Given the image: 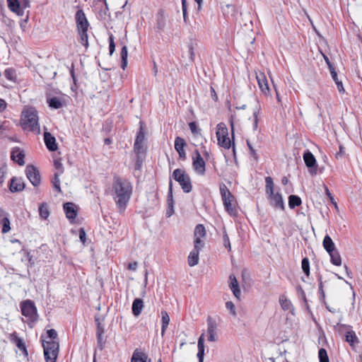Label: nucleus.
<instances>
[{
  "label": "nucleus",
  "instance_id": "nucleus-56",
  "mask_svg": "<svg viewBox=\"0 0 362 362\" xmlns=\"http://www.w3.org/2000/svg\"><path fill=\"white\" fill-rule=\"evenodd\" d=\"M223 244L226 248H227L228 250H230V243L229 240L228 235L226 230L223 232Z\"/></svg>",
  "mask_w": 362,
  "mask_h": 362
},
{
  "label": "nucleus",
  "instance_id": "nucleus-23",
  "mask_svg": "<svg viewBox=\"0 0 362 362\" xmlns=\"http://www.w3.org/2000/svg\"><path fill=\"white\" fill-rule=\"evenodd\" d=\"M7 3L8 7L11 11L18 16H23V10L21 8L20 3L18 0H7Z\"/></svg>",
  "mask_w": 362,
  "mask_h": 362
},
{
  "label": "nucleus",
  "instance_id": "nucleus-48",
  "mask_svg": "<svg viewBox=\"0 0 362 362\" xmlns=\"http://www.w3.org/2000/svg\"><path fill=\"white\" fill-rule=\"evenodd\" d=\"M204 246V243L202 239L194 238V249L197 250V251H200Z\"/></svg>",
  "mask_w": 362,
  "mask_h": 362
},
{
  "label": "nucleus",
  "instance_id": "nucleus-59",
  "mask_svg": "<svg viewBox=\"0 0 362 362\" xmlns=\"http://www.w3.org/2000/svg\"><path fill=\"white\" fill-rule=\"evenodd\" d=\"M6 173V169L5 167L0 168V184H2L4 182Z\"/></svg>",
  "mask_w": 362,
  "mask_h": 362
},
{
  "label": "nucleus",
  "instance_id": "nucleus-14",
  "mask_svg": "<svg viewBox=\"0 0 362 362\" xmlns=\"http://www.w3.org/2000/svg\"><path fill=\"white\" fill-rule=\"evenodd\" d=\"M216 328L217 325L215 321L211 316H208L207 317V334L208 337L207 340L209 341H216Z\"/></svg>",
  "mask_w": 362,
  "mask_h": 362
},
{
  "label": "nucleus",
  "instance_id": "nucleus-54",
  "mask_svg": "<svg viewBox=\"0 0 362 362\" xmlns=\"http://www.w3.org/2000/svg\"><path fill=\"white\" fill-rule=\"evenodd\" d=\"M96 335H97L98 346L100 348V349L102 350L103 349V346L105 343V339L103 334H96Z\"/></svg>",
  "mask_w": 362,
  "mask_h": 362
},
{
  "label": "nucleus",
  "instance_id": "nucleus-24",
  "mask_svg": "<svg viewBox=\"0 0 362 362\" xmlns=\"http://www.w3.org/2000/svg\"><path fill=\"white\" fill-rule=\"evenodd\" d=\"M144 302L141 298H135L132 303V313L134 316H139L144 308Z\"/></svg>",
  "mask_w": 362,
  "mask_h": 362
},
{
  "label": "nucleus",
  "instance_id": "nucleus-29",
  "mask_svg": "<svg viewBox=\"0 0 362 362\" xmlns=\"http://www.w3.org/2000/svg\"><path fill=\"white\" fill-rule=\"evenodd\" d=\"M147 355L138 349H136L132 355L131 362H146Z\"/></svg>",
  "mask_w": 362,
  "mask_h": 362
},
{
  "label": "nucleus",
  "instance_id": "nucleus-61",
  "mask_svg": "<svg viewBox=\"0 0 362 362\" xmlns=\"http://www.w3.org/2000/svg\"><path fill=\"white\" fill-rule=\"evenodd\" d=\"M189 127L191 130V132L195 134H197V124L194 122H192L189 124Z\"/></svg>",
  "mask_w": 362,
  "mask_h": 362
},
{
  "label": "nucleus",
  "instance_id": "nucleus-64",
  "mask_svg": "<svg viewBox=\"0 0 362 362\" xmlns=\"http://www.w3.org/2000/svg\"><path fill=\"white\" fill-rule=\"evenodd\" d=\"M138 263L136 262H131L128 264V269L135 271L137 269Z\"/></svg>",
  "mask_w": 362,
  "mask_h": 362
},
{
  "label": "nucleus",
  "instance_id": "nucleus-46",
  "mask_svg": "<svg viewBox=\"0 0 362 362\" xmlns=\"http://www.w3.org/2000/svg\"><path fill=\"white\" fill-rule=\"evenodd\" d=\"M47 338L49 339L47 341H59L58 339V334L57 331L54 329H50L47 331Z\"/></svg>",
  "mask_w": 362,
  "mask_h": 362
},
{
  "label": "nucleus",
  "instance_id": "nucleus-15",
  "mask_svg": "<svg viewBox=\"0 0 362 362\" xmlns=\"http://www.w3.org/2000/svg\"><path fill=\"white\" fill-rule=\"evenodd\" d=\"M25 188V183L21 177H13L10 181L9 189L11 192H21Z\"/></svg>",
  "mask_w": 362,
  "mask_h": 362
},
{
  "label": "nucleus",
  "instance_id": "nucleus-43",
  "mask_svg": "<svg viewBox=\"0 0 362 362\" xmlns=\"http://www.w3.org/2000/svg\"><path fill=\"white\" fill-rule=\"evenodd\" d=\"M301 264L303 272L308 276L310 275V263L308 258H303Z\"/></svg>",
  "mask_w": 362,
  "mask_h": 362
},
{
  "label": "nucleus",
  "instance_id": "nucleus-13",
  "mask_svg": "<svg viewBox=\"0 0 362 362\" xmlns=\"http://www.w3.org/2000/svg\"><path fill=\"white\" fill-rule=\"evenodd\" d=\"M75 18L76 26L78 31L88 30L89 23L84 12L82 10H78L76 11Z\"/></svg>",
  "mask_w": 362,
  "mask_h": 362
},
{
  "label": "nucleus",
  "instance_id": "nucleus-47",
  "mask_svg": "<svg viewBox=\"0 0 362 362\" xmlns=\"http://www.w3.org/2000/svg\"><path fill=\"white\" fill-rule=\"evenodd\" d=\"M144 139H145V135H144V133L143 132L142 127H141L140 130L137 133L136 138L135 139L134 144L137 143V144H144Z\"/></svg>",
  "mask_w": 362,
  "mask_h": 362
},
{
  "label": "nucleus",
  "instance_id": "nucleus-5",
  "mask_svg": "<svg viewBox=\"0 0 362 362\" xmlns=\"http://www.w3.org/2000/svg\"><path fill=\"white\" fill-rule=\"evenodd\" d=\"M173 179L177 182L185 193H189L192 189V181L189 175L183 169H175L173 173Z\"/></svg>",
  "mask_w": 362,
  "mask_h": 362
},
{
  "label": "nucleus",
  "instance_id": "nucleus-1",
  "mask_svg": "<svg viewBox=\"0 0 362 362\" xmlns=\"http://www.w3.org/2000/svg\"><path fill=\"white\" fill-rule=\"evenodd\" d=\"M133 187L127 179L115 176L112 183L113 198L119 213H124L132 194Z\"/></svg>",
  "mask_w": 362,
  "mask_h": 362
},
{
  "label": "nucleus",
  "instance_id": "nucleus-51",
  "mask_svg": "<svg viewBox=\"0 0 362 362\" xmlns=\"http://www.w3.org/2000/svg\"><path fill=\"white\" fill-rule=\"evenodd\" d=\"M247 145L250 149V155L256 160H258V155L255 151V149L253 148V146L251 144V142L249 139H247L246 141Z\"/></svg>",
  "mask_w": 362,
  "mask_h": 362
},
{
  "label": "nucleus",
  "instance_id": "nucleus-58",
  "mask_svg": "<svg viewBox=\"0 0 362 362\" xmlns=\"http://www.w3.org/2000/svg\"><path fill=\"white\" fill-rule=\"evenodd\" d=\"M189 48V59L191 62H194V52L192 44H189L188 45Z\"/></svg>",
  "mask_w": 362,
  "mask_h": 362
},
{
  "label": "nucleus",
  "instance_id": "nucleus-42",
  "mask_svg": "<svg viewBox=\"0 0 362 362\" xmlns=\"http://www.w3.org/2000/svg\"><path fill=\"white\" fill-rule=\"evenodd\" d=\"M59 175L58 173H55L54 178L52 180V183L53 185L54 189L58 192H62L61 187H60V180L59 178Z\"/></svg>",
  "mask_w": 362,
  "mask_h": 362
},
{
  "label": "nucleus",
  "instance_id": "nucleus-62",
  "mask_svg": "<svg viewBox=\"0 0 362 362\" xmlns=\"http://www.w3.org/2000/svg\"><path fill=\"white\" fill-rule=\"evenodd\" d=\"M335 83H336V85L337 86V89H338L339 92L340 93H344L345 90L344 88V86H343V84H342V81L339 80V81H337Z\"/></svg>",
  "mask_w": 362,
  "mask_h": 362
},
{
  "label": "nucleus",
  "instance_id": "nucleus-21",
  "mask_svg": "<svg viewBox=\"0 0 362 362\" xmlns=\"http://www.w3.org/2000/svg\"><path fill=\"white\" fill-rule=\"evenodd\" d=\"M75 205L71 202H67L64 204V211L68 219H74L77 216V212L75 209Z\"/></svg>",
  "mask_w": 362,
  "mask_h": 362
},
{
  "label": "nucleus",
  "instance_id": "nucleus-18",
  "mask_svg": "<svg viewBox=\"0 0 362 362\" xmlns=\"http://www.w3.org/2000/svg\"><path fill=\"white\" fill-rule=\"evenodd\" d=\"M185 146H186V142L182 138L180 137V136H177L175 138V148L177 151V152L178 153L180 158L183 160H185L186 158V153L184 149Z\"/></svg>",
  "mask_w": 362,
  "mask_h": 362
},
{
  "label": "nucleus",
  "instance_id": "nucleus-28",
  "mask_svg": "<svg viewBox=\"0 0 362 362\" xmlns=\"http://www.w3.org/2000/svg\"><path fill=\"white\" fill-rule=\"evenodd\" d=\"M160 314H161V323H162L161 335H162V337H163L165 333V330L168 328V326L170 322V317L165 310H162Z\"/></svg>",
  "mask_w": 362,
  "mask_h": 362
},
{
  "label": "nucleus",
  "instance_id": "nucleus-60",
  "mask_svg": "<svg viewBox=\"0 0 362 362\" xmlns=\"http://www.w3.org/2000/svg\"><path fill=\"white\" fill-rule=\"evenodd\" d=\"M104 333L105 329L103 325L101 322H98L96 329V334H104Z\"/></svg>",
  "mask_w": 362,
  "mask_h": 362
},
{
  "label": "nucleus",
  "instance_id": "nucleus-7",
  "mask_svg": "<svg viewBox=\"0 0 362 362\" xmlns=\"http://www.w3.org/2000/svg\"><path fill=\"white\" fill-rule=\"evenodd\" d=\"M216 137L218 140V144L221 147L229 149L231 144L228 136V129L224 123H219L216 126Z\"/></svg>",
  "mask_w": 362,
  "mask_h": 362
},
{
  "label": "nucleus",
  "instance_id": "nucleus-11",
  "mask_svg": "<svg viewBox=\"0 0 362 362\" xmlns=\"http://www.w3.org/2000/svg\"><path fill=\"white\" fill-rule=\"evenodd\" d=\"M303 160L305 165L308 168L309 173L312 175H315L317 174V164L316 159L313 154L309 151L307 150L303 153Z\"/></svg>",
  "mask_w": 362,
  "mask_h": 362
},
{
  "label": "nucleus",
  "instance_id": "nucleus-16",
  "mask_svg": "<svg viewBox=\"0 0 362 362\" xmlns=\"http://www.w3.org/2000/svg\"><path fill=\"white\" fill-rule=\"evenodd\" d=\"M256 78L262 92L266 95H269L270 93V90L269 88L268 82L265 75L263 73H259V74H257Z\"/></svg>",
  "mask_w": 362,
  "mask_h": 362
},
{
  "label": "nucleus",
  "instance_id": "nucleus-45",
  "mask_svg": "<svg viewBox=\"0 0 362 362\" xmlns=\"http://www.w3.org/2000/svg\"><path fill=\"white\" fill-rule=\"evenodd\" d=\"M318 357L320 362H329L327 351L323 348L319 350Z\"/></svg>",
  "mask_w": 362,
  "mask_h": 362
},
{
  "label": "nucleus",
  "instance_id": "nucleus-49",
  "mask_svg": "<svg viewBox=\"0 0 362 362\" xmlns=\"http://www.w3.org/2000/svg\"><path fill=\"white\" fill-rule=\"evenodd\" d=\"M144 157L145 156H136V160L134 164V169L136 170H139L141 169L144 160Z\"/></svg>",
  "mask_w": 362,
  "mask_h": 362
},
{
  "label": "nucleus",
  "instance_id": "nucleus-30",
  "mask_svg": "<svg viewBox=\"0 0 362 362\" xmlns=\"http://www.w3.org/2000/svg\"><path fill=\"white\" fill-rule=\"evenodd\" d=\"M199 252L197 251V250H193L190 252L187 259L188 264L190 267H194L199 263Z\"/></svg>",
  "mask_w": 362,
  "mask_h": 362
},
{
  "label": "nucleus",
  "instance_id": "nucleus-4",
  "mask_svg": "<svg viewBox=\"0 0 362 362\" xmlns=\"http://www.w3.org/2000/svg\"><path fill=\"white\" fill-rule=\"evenodd\" d=\"M42 336L40 340L44 350L46 362H56L59 351V341H47Z\"/></svg>",
  "mask_w": 362,
  "mask_h": 362
},
{
  "label": "nucleus",
  "instance_id": "nucleus-57",
  "mask_svg": "<svg viewBox=\"0 0 362 362\" xmlns=\"http://www.w3.org/2000/svg\"><path fill=\"white\" fill-rule=\"evenodd\" d=\"M79 238L80 240L84 244L86 240V234L83 228L79 230Z\"/></svg>",
  "mask_w": 362,
  "mask_h": 362
},
{
  "label": "nucleus",
  "instance_id": "nucleus-10",
  "mask_svg": "<svg viewBox=\"0 0 362 362\" xmlns=\"http://www.w3.org/2000/svg\"><path fill=\"white\" fill-rule=\"evenodd\" d=\"M195 156L193 157L192 166L194 171L200 175H204L206 171V163L203 158L201 156L198 150L194 151Z\"/></svg>",
  "mask_w": 362,
  "mask_h": 362
},
{
  "label": "nucleus",
  "instance_id": "nucleus-39",
  "mask_svg": "<svg viewBox=\"0 0 362 362\" xmlns=\"http://www.w3.org/2000/svg\"><path fill=\"white\" fill-rule=\"evenodd\" d=\"M167 203H168V208H173L174 202H173V197L172 181H170L169 189H168V198H167Z\"/></svg>",
  "mask_w": 362,
  "mask_h": 362
},
{
  "label": "nucleus",
  "instance_id": "nucleus-20",
  "mask_svg": "<svg viewBox=\"0 0 362 362\" xmlns=\"http://www.w3.org/2000/svg\"><path fill=\"white\" fill-rule=\"evenodd\" d=\"M222 12L225 16H234L236 13V8L232 4V1H221Z\"/></svg>",
  "mask_w": 362,
  "mask_h": 362
},
{
  "label": "nucleus",
  "instance_id": "nucleus-26",
  "mask_svg": "<svg viewBox=\"0 0 362 362\" xmlns=\"http://www.w3.org/2000/svg\"><path fill=\"white\" fill-rule=\"evenodd\" d=\"M11 340L16 344L17 347L22 351L25 355H28L27 349L23 339L19 338L16 333L14 332L11 335Z\"/></svg>",
  "mask_w": 362,
  "mask_h": 362
},
{
  "label": "nucleus",
  "instance_id": "nucleus-38",
  "mask_svg": "<svg viewBox=\"0 0 362 362\" xmlns=\"http://www.w3.org/2000/svg\"><path fill=\"white\" fill-rule=\"evenodd\" d=\"M87 31L88 30L78 31V34L80 36V42L86 47H88V46Z\"/></svg>",
  "mask_w": 362,
  "mask_h": 362
},
{
  "label": "nucleus",
  "instance_id": "nucleus-53",
  "mask_svg": "<svg viewBox=\"0 0 362 362\" xmlns=\"http://www.w3.org/2000/svg\"><path fill=\"white\" fill-rule=\"evenodd\" d=\"M3 225L2 233H6L11 230L9 219L4 218V221L1 223Z\"/></svg>",
  "mask_w": 362,
  "mask_h": 362
},
{
  "label": "nucleus",
  "instance_id": "nucleus-34",
  "mask_svg": "<svg viewBox=\"0 0 362 362\" xmlns=\"http://www.w3.org/2000/svg\"><path fill=\"white\" fill-rule=\"evenodd\" d=\"M39 214L42 218L47 219L49 216V206L47 203H42L39 207Z\"/></svg>",
  "mask_w": 362,
  "mask_h": 362
},
{
  "label": "nucleus",
  "instance_id": "nucleus-52",
  "mask_svg": "<svg viewBox=\"0 0 362 362\" xmlns=\"http://www.w3.org/2000/svg\"><path fill=\"white\" fill-rule=\"evenodd\" d=\"M260 109L256 108L253 111V117H254V124H253V129L257 130L258 127V115L259 113Z\"/></svg>",
  "mask_w": 362,
  "mask_h": 362
},
{
  "label": "nucleus",
  "instance_id": "nucleus-31",
  "mask_svg": "<svg viewBox=\"0 0 362 362\" xmlns=\"http://www.w3.org/2000/svg\"><path fill=\"white\" fill-rule=\"evenodd\" d=\"M346 341H347L351 346H354L355 344L358 343V337L356 335L355 332L353 330H349L346 332Z\"/></svg>",
  "mask_w": 362,
  "mask_h": 362
},
{
  "label": "nucleus",
  "instance_id": "nucleus-33",
  "mask_svg": "<svg viewBox=\"0 0 362 362\" xmlns=\"http://www.w3.org/2000/svg\"><path fill=\"white\" fill-rule=\"evenodd\" d=\"M194 238L202 239L206 235V232L204 226L202 224H198L194 229Z\"/></svg>",
  "mask_w": 362,
  "mask_h": 362
},
{
  "label": "nucleus",
  "instance_id": "nucleus-27",
  "mask_svg": "<svg viewBox=\"0 0 362 362\" xmlns=\"http://www.w3.org/2000/svg\"><path fill=\"white\" fill-rule=\"evenodd\" d=\"M322 244L324 248L328 253L333 252V251L336 250L335 245L328 235L325 236Z\"/></svg>",
  "mask_w": 362,
  "mask_h": 362
},
{
  "label": "nucleus",
  "instance_id": "nucleus-32",
  "mask_svg": "<svg viewBox=\"0 0 362 362\" xmlns=\"http://www.w3.org/2000/svg\"><path fill=\"white\" fill-rule=\"evenodd\" d=\"M47 103L49 106L53 109H59L63 107L62 99L57 97L47 98Z\"/></svg>",
  "mask_w": 362,
  "mask_h": 362
},
{
  "label": "nucleus",
  "instance_id": "nucleus-17",
  "mask_svg": "<svg viewBox=\"0 0 362 362\" xmlns=\"http://www.w3.org/2000/svg\"><path fill=\"white\" fill-rule=\"evenodd\" d=\"M229 287L237 299L240 298L241 291L236 277L233 274L229 276Z\"/></svg>",
  "mask_w": 362,
  "mask_h": 362
},
{
  "label": "nucleus",
  "instance_id": "nucleus-19",
  "mask_svg": "<svg viewBox=\"0 0 362 362\" xmlns=\"http://www.w3.org/2000/svg\"><path fill=\"white\" fill-rule=\"evenodd\" d=\"M44 140L47 148L50 151H55L57 150L58 146L55 138L49 132L44 133Z\"/></svg>",
  "mask_w": 362,
  "mask_h": 362
},
{
  "label": "nucleus",
  "instance_id": "nucleus-3",
  "mask_svg": "<svg viewBox=\"0 0 362 362\" xmlns=\"http://www.w3.org/2000/svg\"><path fill=\"white\" fill-rule=\"evenodd\" d=\"M265 182V191L268 195L271 205L275 209L284 210L285 206L281 194L279 192L274 193V185L273 179L271 177H266Z\"/></svg>",
  "mask_w": 362,
  "mask_h": 362
},
{
  "label": "nucleus",
  "instance_id": "nucleus-36",
  "mask_svg": "<svg viewBox=\"0 0 362 362\" xmlns=\"http://www.w3.org/2000/svg\"><path fill=\"white\" fill-rule=\"evenodd\" d=\"M329 255L331 258V262L333 264L336 266H340L341 264V256L337 250L333 251V252L329 253Z\"/></svg>",
  "mask_w": 362,
  "mask_h": 362
},
{
  "label": "nucleus",
  "instance_id": "nucleus-35",
  "mask_svg": "<svg viewBox=\"0 0 362 362\" xmlns=\"http://www.w3.org/2000/svg\"><path fill=\"white\" fill-rule=\"evenodd\" d=\"M301 199L297 195H290L288 197V206L291 209H294L301 204Z\"/></svg>",
  "mask_w": 362,
  "mask_h": 362
},
{
  "label": "nucleus",
  "instance_id": "nucleus-25",
  "mask_svg": "<svg viewBox=\"0 0 362 362\" xmlns=\"http://www.w3.org/2000/svg\"><path fill=\"white\" fill-rule=\"evenodd\" d=\"M198 353L197 358L199 359V362L204 361V334L203 333L198 339Z\"/></svg>",
  "mask_w": 362,
  "mask_h": 362
},
{
  "label": "nucleus",
  "instance_id": "nucleus-44",
  "mask_svg": "<svg viewBox=\"0 0 362 362\" xmlns=\"http://www.w3.org/2000/svg\"><path fill=\"white\" fill-rule=\"evenodd\" d=\"M134 151L136 153V156H145V149L144 148L143 144H134Z\"/></svg>",
  "mask_w": 362,
  "mask_h": 362
},
{
  "label": "nucleus",
  "instance_id": "nucleus-40",
  "mask_svg": "<svg viewBox=\"0 0 362 362\" xmlns=\"http://www.w3.org/2000/svg\"><path fill=\"white\" fill-rule=\"evenodd\" d=\"M279 303L283 310H288L291 305V301L288 300L284 296H281L279 298Z\"/></svg>",
  "mask_w": 362,
  "mask_h": 362
},
{
  "label": "nucleus",
  "instance_id": "nucleus-55",
  "mask_svg": "<svg viewBox=\"0 0 362 362\" xmlns=\"http://www.w3.org/2000/svg\"><path fill=\"white\" fill-rule=\"evenodd\" d=\"M115 42H114L113 35H111L109 37V51H110V54L112 55L113 54V52H115Z\"/></svg>",
  "mask_w": 362,
  "mask_h": 362
},
{
  "label": "nucleus",
  "instance_id": "nucleus-2",
  "mask_svg": "<svg viewBox=\"0 0 362 362\" xmlns=\"http://www.w3.org/2000/svg\"><path fill=\"white\" fill-rule=\"evenodd\" d=\"M21 127L23 129H28L40 134V129L38 123L37 111L33 107H28L22 112Z\"/></svg>",
  "mask_w": 362,
  "mask_h": 362
},
{
  "label": "nucleus",
  "instance_id": "nucleus-50",
  "mask_svg": "<svg viewBox=\"0 0 362 362\" xmlns=\"http://www.w3.org/2000/svg\"><path fill=\"white\" fill-rule=\"evenodd\" d=\"M226 307L233 316H236L235 306L232 301H227L226 303Z\"/></svg>",
  "mask_w": 362,
  "mask_h": 362
},
{
  "label": "nucleus",
  "instance_id": "nucleus-22",
  "mask_svg": "<svg viewBox=\"0 0 362 362\" xmlns=\"http://www.w3.org/2000/svg\"><path fill=\"white\" fill-rule=\"evenodd\" d=\"M11 159L16 162L19 165H23L25 164L24 158L25 154L23 151L19 148L13 149L11 155Z\"/></svg>",
  "mask_w": 362,
  "mask_h": 362
},
{
  "label": "nucleus",
  "instance_id": "nucleus-6",
  "mask_svg": "<svg viewBox=\"0 0 362 362\" xmlns=\"http://www.w3.org/2000/svg\"><path fill=\"white\" fill-rule=\"evenodd\" d=\"M220 193L221 195V198L223 202V205L225 206L226 210L230 214L235 215L236 213V209L235 206L233 205V196L231 192L229 191L226 185L223 183L221 184L219 186Z\"/></svg>",
  "mask_w": 362,
  "mask_h": 362
},
{
  "label": "nucleus",
  "instance_id": "nucleus-37",
  "mask_svg": "<svg viewBox=\"0 0 362 362\" xmlns=\"http://www.w3.org/2000/svg\"><path fill=\"white\" fill-rule=\"evenodd\" d=\"M127 54H128V52H127V46H123L122 49H121V52H120V56H121V68L122 69H124L127 65Z\"/></svg>",
  "mask_w": 362,
  "mask_h": 362
},
{
  "label": "nucleus",
  "instance_id": "nucleus-8",
  "mask_svg": "<svg viewBox=\"0 0 362 362\" xmlns=\"http://www.w3.org/2000/svg\"><path fill=\"white\" fill-rule=\"evenodd\" d=\"M25 175L32 185L35 187L38 186L41 182L40 172L33 165H28L25 168Z\"/></svg>",
  "mask_w": 362,
  "mask_h": 362
},
{
  "label": "nucleus",
  "instance_id": "nucleus-63",
  "mask_svg": "<svg viewBox=\"0 0 362 362\" xmlns=\"http://www.w3.org/2000/svg\"><path fill=\"white\" fill-rule=\"evenodd\" d=\"M329 71H330V74H331L333 80L334 81V82H336L337 81H339L338 76H337V73L335 71L334 67H331V69H329Z\"/></svg>",
  "mask_w": 362,
  "mask_h": 362
},
{
  "label": "nucleus",
  "instance_id": "nucleus-12",
  "mask_svg": "<svg viewBox=\"0 0 362 362\" xmlns=\"http://www.w3.org/2000/svg\"><path fill=\"white\" fill-rule=\"evenodd\" d=\"M168 16L165 11L162 8L159 9L156 15V27L155 30L156 32L163 31L167 24Z\"/></svg>",
  "mask_w": 362,
  "mask_h": 362
},
{
  "label": "nucleus",
  "instance_id": "nucleus-41",
  "mask_svg": "<svg viewBox=\"0 0 362 362\" xmlns=\"http://www.w3.org/2000/svg\"><path fill=\"white\" fill-rule=\"evenodd\" d=\"M4 75L7 79L10 81H15L16 78V71L11 68L6 69L4 72Z\"/></svg>",
  "mask_w": 362,
  "mask_h": 362
},
{
  "label": "nucleus",
  "instance_id": "nucleus-9",
  "mask_svg": "<svg viewBox=\"0 0 362 362\" xmlns=\"http://www.w3.org/2000/svg\"><path fill=\"white\" fill-rule=\"evenodd\" d=\"M22 315L34 320L37 316V309L30 300H27L21 305Z\"/></svg>",
  "mask_w": 362,
  "mask_h": 362
}]
</instances>
